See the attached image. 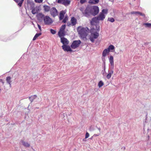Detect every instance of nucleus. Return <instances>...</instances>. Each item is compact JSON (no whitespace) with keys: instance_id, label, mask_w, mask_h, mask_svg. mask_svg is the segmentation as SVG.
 Here are the masks:
<instances>
[{"instance_id":"obj_1","label":"nucleus","mask_w":151,"mask_h":151,"mask_svg":"<svg viewBox=\"0 0 151 151\" xmlns=\"http://www.w3.org/2000/svg\"><path fill=\"white\" fill-rule=\"evenodd\" d=\"M77 30L79 36L83 39L86 38L89 33V29L87 27L79 26L77 28Z\"/></svg>"},{"instance_id":"obj_2","label":"nucleus","mask_w":151,"mask_h":151,"mask_svg":"<svg viewBox=\"0 0 151 151\" xmlns=\"http://www.w3.org/2000/svg\"><path fill=\"white\" fill-rule=\"evenodd\" d=\"M96 29L94 28H92L90 30L91 34L90 36L89 39L93 42H94V39L97 38L99 36V33L98 32L99 31V25H96Z\"/></svg>"},{"instance_id":"obj_3","label":"nucleus","mask_w":151,"mask_h":151,"mask_svg":"<svg viewBox=\"0 0 151 151\" xmlns=\"http://www.w3.org/2000/svg\"><path fill=\"white\" fill-rule=\"evenodd\" d=\"M43 20L44 23L46 25H50L53 22L52 19L47 15L45 16Z\"/></svg>"},{"instance_id":"obj_4","label":"nucleus","mask_w":151,"mask_h":151,"mask_svg":"<svg viewBox=\"0 0 151 151\" xmlns=\"http://www.w3.org/2000/svg\"><path fill=\"white\" fill-rule=\"evenodd\" d=\"M108 12V10L103 9L102 12H100L99 15L97 17L99 20H103L105 18V14H106Z\"/></svg>"},{"instance_id":"obj_5","label":"nucleus","mask_w":151,"mask_h":151,"mask_svg":"<svg viewBox=\"0 0 151 151\" xmlns=\"http://www.w3.org/2000/svg\"><path fill=\"white\" fill-rule=\"evenodd\" d=\"M91 14L93 16L97 15L99 12V7L96 6L91 7Z\"/></svg>"},{"instance_id":"obj_6","label":"nucleus","mask_w":151,"mask_h":151,"mask_svg":"<svg viewBox=\"0 0 151 151\" xmlns=\"http://www.w3.org/2000/svg\"><path fill=\"white\" fill-rule=\"evenodd\" d=\"M81 43L80 40H75L73 41L70 45L72 48L75 49L78 47Z\"/></svg>"},{"instance_id":"obj_7","label":"nucleus","mask_w":151,"mask_h":151,"mask_svg":"<svg viewBox=\"0 0 151 151\" xmlns=\"http://www.w3.org/2000/svg\"><path fill=\"white\" fill-rule=\"evenodd\" d=\"M77 23V19L74 17H72L70 19V22H68L67 25L69 27L75 26Z\"/></svg>"},{"instance_id":"obj_8","label":"nucleus","mask_w":151,"mask_h":151,"mask_svg":"<svg viewBox=\"0 0 151 151\" xmlns=\"http://www.w3.org/2000/svg\"><path fill=\"white\" fill-rule=\"evenodd\" d=\"M50 12L51 15L53 17H55L58 15V10L55 7H53L51 8Z\"/></svg>"},{"instance_id":"obj_9","label":"nucleus","mask_w":151,"mask_h":151,"mask_svg":"<svg viewBox=\"0 0 151 151\" xmlns=\"http://www.w3.org/2000/svg\"><path fill=\"white\" fill-rule=\"evenodd\" d=\"M91 7L86 8L84 12H83V14L86 17H88L91 14Z\"/></svg>"},{"instance_id":"obj_10","label":"nucleus","mask_w":151,"mask_h":151,"mask_svg":"<svg viewBox=\"0 0 151 151\" xmlns=\"http://www.w3.org/2000/svg\"><path fill=\"white\" fill-rule=\"evenodd\" d=\"M57 2L58 3L62 4L67 6L70 4V1L69 0H58Z\"/></svg>"},{"instance_id":"obj_11","label":"nucleus","mask_w":151,"mask_h":151,"mask_svg":"<svg viewBox=\"0 0 151 151\" xmlns=\"http://www.w3.org/2000/svg\"><path fill=\"white\" fill-rule=\"evenodd\" d=\"M62 47L63 50L65 51L72 52V51L70 47L68 45H63Z\"/></svg>"},{"instance_id":"obj_12","label":"nucleus","mask_w":151,"mask_h":151,"mask_svg":"<svg viewBox=\"0 0 151 151\" xmlns=\"http://www.w3.org/2000/svg\"><path fill=\"white\" fill-rule=\"evenodd\" d=\"M61 42L63 43V45H68L69 43V41L66 38L64 37L60 38Z\"/></svg>"},{"instance_id":"obj_13","label":"nucleus","mask_w":151,"mask_h":151,"mask_svg":"<svg viewBox=\"0 0 151 151\" xmlns=\"http://www.w3.org/2000/svg\"><path fill=\"white\" fill-rule=\"evenodd\" d=\"M99 20L98 17H95L93 18L91 22V24L92 25L94 24L95 23H99Z\"/></svg>"},{"instance_id":"obj_14","label":"nucleus","mask_w":151,"mask_h":151,"mask_svg":"<svg viewBox=\"0 0 151 151\" xmlns=\"http://www.w3.org/2000/svg\"><path fill=\"white\" fill-rule=\"evenodd\" d=\"M45 16L44 14L41 13H39L37 14V17L39 20H43Z\"/></svg>"},{"instance_id":"obj_15","label":"nucleus","mask_w":151,"mask_h":151,"mask_svg":"<svg viewBox=\"0 0 151 151\" xmlns=\"http://www.w3.org/2000/svg\"><path fill=\"white\" fill-rule=\"evenodd\" d=\"M109 62L110 63L111 65L112 66V69H113L114 68V58L111 55L109 57Z\"/></svg>"},{"instance_id":"obj_16","label":"nucleus","mask_w":151,"mask_h":151,"mask_svg":"<svg viewBox=\"0 0 151 151\" xmlns=\"http://www.w3.org/2000/svg\"><path fill=\"white\" fill-rule=\"evenodd\" d=\"M44 12H47L50 11V6L45 5L43 6V7Z\"/></svg>"},{"instance_id":"obj_17","label":"nucleus","mask_w":151,"mask_h":151,"mask_svg":"<svg viewBox=\"0 0 151 151\" xmlns=\"http://www.w3.org/2000/svg\"><path fill=\"white\" fill-rule=\"evenodd\" d=\"M22 144L26 147H29L30 146V145L28 143L25 142L24 140H22L21 141Z\"/></svg>"},{"instance_id":"obj_18","label":"nucleus","mask_w":151,"mask_h":151,"mask_svg":"<svg viewBox=\"0 0 151 151\" xmlns=\"http://www.w3.org/2000/svg\"><path fill=\"white\" fill-rule=\"evenodd\" d=\"M39 11V9L38 7H34L32 11V13L33 14H35L37 13Z\"/></svg>"},{"instance_id":"obj_19","label":"nucleus","mask_w":151,"mask_h":151,"mask_svg":"<svg viewBox=\"0 0 151 151\" xmlns=\"http://www.w3.org/2000/svg\"><path fill=\"white\" fill-rule=\"evenodd\" d=\"M58 35L60 38L63 37L65 35V31L60 30L58 32Z\"/></svg>"},{"instance_id":"obj_20","label":"nucleus","mask_w":151,"mask_h":151,"mask_svg":"<svg viewBox=\"0 0 151 151\" xmlns=\"http://www.w3.org/2000/svg\"><path fill=\"white\" fill-rule=\"evenodd\" d=\"M65 14V12L63 11L60 12L59 15V19L60 20H61L63 18Z\"/></svg>"},{"instance_id":"obj_21","label":"nucleus","mask_w":151,"mask_h":151,"mask_svg":"<svg viewBox=\"0 0 151 151\" xmlns=\"http://www.w3.org/2000/svg\"><path fill=\"white\" fill-rule=\"evenodd\" d=\"M99 0H90L88 1V3L91 4H95L99 2Z\"/></svg>"},{"instance_id":"obj_22","label":"nucleus","mask_w":151,"mask_h":151,"mask_svg":"<svg viewBox=\"0 0 151 151\" xmlns=\"http://www.w3.org/2000/svg\"><path fill=\"white\" fill-rule=\"evenodd\" d=\"M15 2L18 3V6L21 7L22 6L24 0H14Z\"/></svg>"},{"instance_id":"obj_23","label":"nucleus","mask_w":151,"mask_h":151,"mask_svg":"<svg viewBox=\"0 0 151 151\" xmlns=\"http://www.w3.org/2000/svg\"><path fill=\"white\" fill-rule=\"evenodd\" d=\"M132 14H138L140 15L145 17V15L144 14H143L139 12H131Z\"/></svg>"},{"instance_id":"obj_24","label":"nucleus","mask_w":151,"mask_h":151,"mask_svg":"<svg viewBox=\"0 0 151 151\" xmlns=\"http://www.w3.org/2000/svg\"><path fill=\"white\" fill-rule=\"evenodd\" d=\"M109 50H108L107 49H105L103 51L102 53V56L104 57L106 56V55L107 54L109 53Z\"/></svg>"},{"instance_id":"obj_25","label":"nucleus","mask_w":151,"mask_h":151,"mask_svg":"<svg viewBox=\"0 0 151 151\" xmlns=\"http://www.w3.org/2000/svg\"><path fill=\"white\" fill-rule=\"evenodd\" d=\"M11 78L10 76H8L6 77V82L9 84V85L10 86H11Z\"/></svg>"},{"instance_id":"obj_26","label":"nucleus","mask_w":151,"mask_h":151,"mask_svg":"<svg viewBox=\"0 0 151 151\" xmlns=\"http://www.w3.org/2000/svg\"><path fill=\"white\" fill-rule=\"evenodd\" d=\"M37 97V96L35 95L29 97V99L30 100L31 102L33 101V100Z\"/></svg>"},{"instance_id":"obj_27","label":"nucleus","mask_w":151,"mask_h":151,"mask_svg":"<svg viewBox=\"0 0 151 151\" xmlns=\"http://www.w3.org/2000/svg\"><path fill=\"white\" fill-rule=\"evenodd\" d=\"M114 71L113 70H112L111 72L107 74L106 76V78L107 79H109L111 77V74L113 73Z\"/></svg>"},{"instance_id":"obj_28","label":"nucleus","mask_w":151,"mask_h":151,"mask_svg":"<svg viewBox=\"0 0 151 151\" xmlns=\"http://www.w3.org/2000/svg\"><path fill=\"white\" fill-rule=\"evenodd\" d=\"M42 34V33H38L36 34L35 36H34V37L33 38V40H35L36 39L40 36Z\"/></svg>"},{"instance_id":"obj_29","label":"nucleus","mask_w":151,"mask_h":151,"mask_svg":"<svg viewBox=\"0 0 151 151\" xmlns=\"http://www.w3.org/2000/svg\"><path fill=\"white\" fill-rule=\"evenodd\" d=\"M114 49V47L112 45H109L107 49L109 50L110 52V50H113Z\"/></svg>"},{"instance_id":"obj_30","label":"nucleus","mask_w":151,"mask_h":151,"mask_svg":"<svg viewBox=\"0 0 151 151\" xmlns=\"http://www.w3.org/2000/svg\"><path fill=\"white\" fill-rule=\"evenodd\" d=\"M104 85L103 82L102 81H100L98 84V86L100 88L103 86Z\"/></svg>"},{"instance_id":"obj_31","label":"nucleus","mask_w":151,"mask_h":151,"mask_svg":"<svg viewBox=\"0 0 151 151\" xmlns=\"http://www.w3.org/2000/svg\"><path fill=\"white\" fill-rule=\"evenodd\" d=\"M65 24L62 25L61 27L60 30L65 31Z\"/></svg>"},{"instance_id":"obj_32","label":"nucleus","mask_w":151,"mask_h":151,"mask_svg":"<svg viewBox=\"0 0 151 151\" xmlns=\"http://www.w3.org/2000/svg\"><path fill=\"white\" fill-rule=\"evenodd\" d=\"M144 25H145L146 27H151V23H146L144 24Z\"/></svg>"},{"instance_id":"obj_33","label":"nucleus","mask_w":151,"mask_h":151,"mask_svg":"<svg viewBox=\"0 0 151 151\" xmlns=\"http://www.w3.org/2000/svg\"><path fill=\"white\" fill-rule=\"evenodd\" d=\"M108 20L111 22H113L114 21V19L112 17L109 18Z\"/></svg>"},{"instance_id":"obj_34","label":"nucleus","mask_w":151,"mask_h":151,"mask_svg":"<svg viewBox=\"0 0 151 151\" xmlns=\"http://www.w3.org/2000/svg\"><path fill=\"white\" fill-rule=\"evenodd\" d=\"M35 1L36 3H40L42 2L43 0H35Z\"/></svg>"},{"instance_id":"obj_35","label":"nucleus","mask_w":151,"mask_h":151,"mask_svg":"<svg viewBox=\"0 0 151 151\" xmlns=\"http://www.w3.org/2000/svg\"><path fill=\"white\" fill-rule=\"evenodd\" d=\"M68 18L67 17H65L64 19L63 20V22L65 23L66 21L68 20Z\"/></svg>"},{"instance_id":"obj_36","label":"nucleus","mask_w":151,"mask_h":151,"mask_svg":"<svg viewBox=\"0 0 151 151\" xmlns=\"http://www.w3.org/2000/svg\"><path fill=\"white\" fill-rule=\"evenodd\" d=\"M50 32L53 34H55L56 32L55 31L52 29H50Z\"/></svg>"},{"instance_id":"obj_37","label":"nucleus","mask_w":151,"mask_h":151,"mask_svg":"<svg viewBox=\"0 0 151 151\" xmlns=\"http://www.w3.org/2000/svg\"><path fill=\"white\" fill-rule=\"evenodd\" d=\"M89 136V134L88 133V132H86L85 136V138L86 139L88 138Z\"/></svg>"},{"instance_id":"obj_38","label":"nucleus","mask_w":151,"mask_h":151,"mask_svg":"<svg viewBox=\"0 0 151 151\" xmlns=\"http://www.w3.org/2000/svg\"><path fill=\"white\" fill-rule=\"evenodd\" d=\"M86 0H80V2L81 4H83L86 2Z\"/></svg>"},{"instance_id":"obj_39","label":"nucleus","mask_w":151,"mask_h":151,"mask_svg":"<svg viewBox=\"0 0 151 151\" xmlns=\"http://www.w3.org/2000/svg\"><path fill=\"white\" fill-rule=\"evenodd\" d=\"M38 27L39 29L40 30V31H41V27L40 25L39 24H38Z\"/></svg>"},{"instance_id":"obj_40","label":"nucleus","mask_w":151,"mask_h":151,"mask_svg":"<svg viewBox=\"0 0 151 151\" xmlns=\"http://www.w3.org/2000/svg\"><path fill=\"white\" fill-rule=\"evenodd\" d=\"M0 82H2V84L3 85L4 84V82L3 81V80L2 79H1L0 80Z\"/></svg>"},{"instance_id":"obj_41","label":"nucleus","mask_w":151,"mask_h":151,"mask_svg":"<svg viewBox=\"0 0 151 151\" xmlns=\"http://www.w3.org/2000/svg\"><path fill=\"white\" fill-rule=\"evenodd\" d=\"M94 136H98L99 135H97V134H94Z\"/></svg>"},{"instance_id":"obj_42","label":"nucleus","mask_w":151,"mask_h":151,"mask_svg":"<svg viewBox=\"0 0 151 151\" xmlns=\"http://www.w3.org/2000/svg\"><path fill=\"white\" fill-rule=\"evenodd\" d=\"M1 90V89H0V90Z\"/></svg>"}]
</instances>
